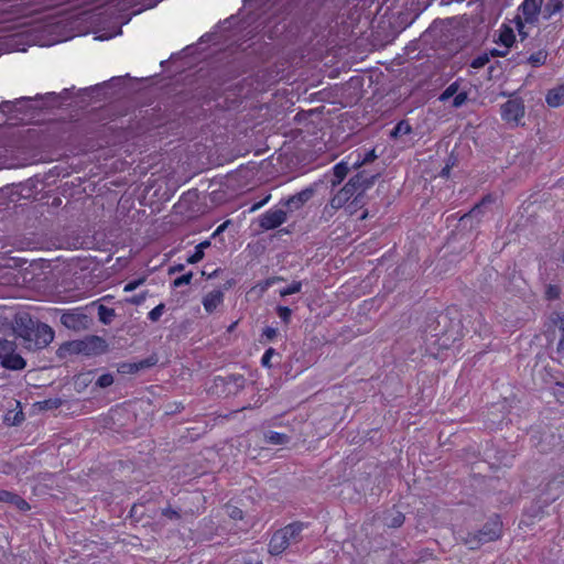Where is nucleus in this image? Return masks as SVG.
I'll return each instance as SVG.
<instances>
[{"instance_id":"423d86ee","label":"nucleus","mask_w":564,"mask_h":564,"mask_svg":"<svg viewBox=\"0 0 564 564\" xmlns=\"http://www.w3.org/2000/svg\"><path fill=\"white\" fill-rule=\"evenodd\" d=\"M367 173L365 170L359 171L355 176H352L348 183L345 184L343 188H340L329 200V206L337 210L340 208H346L349 204L351 197L358 191L359 185L364 182Z\"/></svg>"},{"instance_id":"393cba45","label":"nucleus","mask_w":564,"mask_h":564,"mask_svg":"<svg viewBox=\"0 0 564 564\" xmlns=\"http://www.w3.org/2000/svg\"><path fill=\"white\" fill-rule=\"evenodd\" d=\"M265 441L274 445H284L289 442V436L284 433L270 431L265 434Z\"/></svg>"},{"instance_id":"7c9ffc66","label":"nucleus","mask_w":564,"mask_h":564,"mask_svg":"<svg viewBox=\"0 0 564 564\" xmlns=\"http://www.w3.org/2000/svg\"><path fill=\"white\" fill-rule=\"evenodd\" d=\"M459 85L457 82L452 83L448 85L445 90L441 94L440 100L441 101H447L449 98L454 97L458 91Z\"/></svg>"},{"instance_id":"79ce46f5","label":"nucleus","mask_w":564,"mask_h":564,"mask_svg":"<svg viewBox=\"0 0 564 564\" xmlns=\"http://www.w3.org/2000/svg\"><path fill=\"white\" fill-rule=\"evenodd\" d=\"M203 258H204V251H203V250L197 249V246H196V247H195V250H194V252H193V254H191V256L187 258V263H191V264L197 263V262H199Z\"/></svg>"},{"instance_id":"2f4dec72","label":"nucleus","mask_w":564,"mask_h":564,"mask_svg":"<svg viewBox=\"0 0 564 564\" xmlns=\"http://www.w3.org/2000/svg\"><path fill=\"white\" fill-rule=\"evenodd\" d=\"M301 290H302V282L293 281L291 284H289L288 286L283 288L280 291V294H281V296H288V295H292V294H295V293H300Z\"/></svg>"},{"instance_id":"e2e57ef3","label":"nucleus","mask_w":564,"mask_h":564,"mask_svg":"<svg viewBox=\"0 0 564 564\" xmlns=\"http://www.w3.org/2000/svg\"><path fill=\"white\" fill-rule=\"evenodd\" d=\"M40 3V1L37 0V4Z\"/></svg>"},{"instance_id":"20e7f679","label":"nucleus","mask_w":564,"mask_h":564,"mask_svg":"<svg viewBox=\"0 0 564 564\" xmlns=\"http://www.w3.org/2000/svg\"><path fill=\"white\" fill-rule=\"evenodd\" d=\"M502 533V521L500 516L495 514L488 522L477 532H469L464 539L466 545L474 550L484 543L498 540Z\"/></svg>"},{"instance_id":"f03ea898","label":"nucleus","mask_w":564,"mask_h":564,"mask_svg":"<svg viewBox=\"0 0 564 564\" xmlns=\"http://www.w3.org/2000/svg\"><path fill=\"white\" fill-rule=\"evenodd\" d=\"M307 524L301 521H294L288 525L276 530L268 544L269 553L272 555H281L292 544L302 540V531Z\"/></svg>"},{"instance_id":"4be33fe9","label":"nucleus","mask_w":564,"mask_h":564,"mask_svg":"<svg viewBox=\"0 0 564 564\" xmlns=\"http://www.w3.org/2000/svg\"><path fill=\"white\" fill-rule=\"evenodd\" d=\"M405 521V516L399 510H391L384 518V524L389 528H400Z\"/></svg>"},{"instance_id":"1a4fd4ad","label":"nucleus","mask_w":564,"mask_h":564,"mask_svg":"<svg viewBox=\"0 0 564 564\" xmlns=\"http://www.w3.org/2000/svg\"><path fill=\"white\" fill-rule=\"evenodd\" d=\"M500 113L503 121L517 126L524 116V105L520 99H509L501 106Z\"/></svg>"},{"instance_id":"9d476101","label":"nucleus","mask_w":564,"mask_h":564,"mask_svg":"<svg viewBox=\"0 0 564 564\" xmlns=\"http://www.w3.org/2000/svg\"><path fill=\"white\" fill-rule=\"evenodd\" d=\"M377 159L375 149L358 148L351 151L344 160L348 163L351 170H358L367 163L373 162Z\"/></svg>"},{"instance_id":"0eeeda50","label":"nucleus","mask_w":564,"mask_h":564,"mask_svg":"<svg viewBox=\"0 0 564 564\" xmlns=\"http://www.w3.org/2000/svg\"><path fill=\"white\" fill-rule=\"evenodd\" d=\"M246 378L243 375L231 373L228 376H216L214 378V392L225 397L236 395L245 388Z\"/></svg>"},{"instance_id":"13d9d810","label":"nucleus","mask_w":564,"mask_h":564,"mask_svg":"<svg viewBox=\"0 0 564 564\" xmlns=\"http://www.w3.org/2000/svg\"><path fill=\"white\" fill-rule=\"evenodd\" d=\"M225 227H226V224L220 225V226L217 228L216 234H218V232L223 231Z\"/></svg>"},{"instance_id":"8fccbe9b","label":"nucleus","mask_w":564,"mask_h":564,"mask_svg":"<svg viewBox=\"0 0 564 564\" xmlns=\"http://www.w3.org/2000/svg\"><path fill=\"white\" fill-rule=\"evenodd\" d=\"M508 50L509 48H506L505 51H499L497 48H492L490 51V55L494 56V57H503L508 54Z\"/></svg>"},{"instance_id":"6e6552de","label":"nucleus","mask_w":564,"mask_h":564,"mask_svg":"<svg viewBox=\"0 0 564 564\" xmlns=\"http://www.w3.org/2000/svg\"><path fill=\"white\" fill-rule=\"evenodd\" d=\"M0 364L13 370L23 369L25 366L24 359L15 354L14 344L2 338H0Z\"/></svg>"},{"instance_id":"9b49d317","label":"nucleus","mask_w":564,"mask_h":564,"mask_svg":"<svg viewBox=\"0 0 564 564\" xmlns=\"http://www.w3.org/2000/svg\"><path fill=\"white\" fill-rule=\"evenodd\" d=\"M286 220V213L280 208H271L261 215L259 225L263 230H272L280 227Z\"/></svg>"},{"instance_id":"052dcab7","label":"nucleus","mask_w":564,"mask_h":564,"mask_svg":"<svg viewBox=\"0 0 564 564\" xmlns=\"http://www.w3.org/2000/svg\"><path fill=\"white\" fill-rule=\"evenodd\" d=\"M245 564H262V563L261 562H257V563L247 562Z\"/></svg>"},{"instance_id":"a211bd4d","label":"nucleus","mask_w":564,"mask_h":564,"mask_svg":"<svg viewBox=\"0 0 564 564\" xmlns=\"http://www.w3.org/2000/svg\"><path fill=\"white\" fill-rule=\"evenodd\" d=\"M564 8V0H546L543 6L542 18L545 21L551 20L554 15L562 12Z\"/></svg>"},{"instance_id":"a19ab883","label":"nucleus","mask_w":564,"mask_h":564,"mask_svg":"<svg viewBox=\"0 0 564 564\" xmlns=\"http://www.w3.org/2000/svg\"><path fill=\"white\" fill-rule=\"evenodd\" d=\"M411 131V127L405 121H400L393 129L392 135H398L399 133H409Z\"/></svg>"},{"instance_id":"e433bc0d","label":"nucleus","mask_w":564,"mask_h":564,"mask_svg":"<svg viewBox=\"0 0 564 564\" xmlns=\"http://www.w3.org/2000/svg\"><path fill=\"white\" fill-rule=\"evenodd\" d=\"M276 313L284 324H289L292 316V311L288 306H278Z\"/></svg>"},{"instance_id":"4d7b16f0","label":"nucleus","mask_w":564,"mask_h":564,"mask_svg":"<svg viewBox=\"0 0 564 564\" xmlns=\"http://www.w3.org/2000/svg\"><path fill=\"white\" fill-rule=\"evenodd\" d=\"M183 269H184V265H183V264H178V265H176V267L171 268V269H170V272H171V273H173V272H175V271H181V270H183Z\"/></svg>"},{"instance_id":"f704fd0d","label":"nucleus","mask_w":564,"mask_h":564,"mask_svg":"<svg viewBox=\"0 0 564 564\" xmlns=\"http://www.w3.org/2000/svg\"><path fill=\"white\" fill-rule=\"evenodd\" d=\"M164 310H165V305L163 303H160L159 305H156L155 307H153L149 313H148V318L151 321V322H156L160 319V317L162 316V314L164 313Z\"/></svg>"},{"instance_id":"473e14b6","label":"nucleus","mask_w":564,"mask_h":564,"mask_svg":"<svg viewBox=\"0 0 564 564\" xmlns=\"http://www.w3.org/2000/svg\"><path fill=\"white\" fill-rule=\"evenodd\" d=\"M273 356L280 357L274 348H268L261 357V366L268 369L272 368L271 359Z\"/></svg>"},{"instance_id":"5701e85b","label":"nucleus","mask_w":564,"mask_h":564,"mask_svg":"<svg viewBox=\"0 0 564 564\" xmlns=\"http://www.w3.org/2000/svg\"><path fill=\"white\" fill-rule=\"evenodd\" d=\"M351 169L349 167L348 163L343 159L340 162H338L334 167V180L332 181L333 184H339L348 174V172Z\"/></svg>"},{"instance_id":"f3484780","label":"nucleus","mask_w":564,"mask_h":564,"mask_svg":"<svg viewBox=\"0 0 564 564\" xmlns=\"http://www.w3.org/2000/svg\"><path fill=\"white\" fill-rule=\"evenodd\" d=\"M0 502L10 503L22 511L30 509L29 503L24 499L7 490H0Z\"/></svg>"},{"instance_id":"7ed1b4c3","label":"nucleus","mask_w":564,"mask_h":564,"mask_svg":"<svg viewBox=\"0 0 564 564\" xmlns=\"http://www.w3.org/2000/svg\"><path fill=\"white\" fill-rule=\"evenodd\" d=\"M543 0H523L518 7V13L514 17L517 31L522 40L529 36V30L535 28L539 18L543 12Z\"/></svg>"},{"instance_id":"603ef678","label":"nucleus","mask_w":564,"mask_h":564,"mask_svg":"<svg viewBox=\"0 0 564 564\" xmlns=\"http://www.w3.org/2000/svg\"><path fill=\"white\" fill-rule=\"evenodd\" d=\"M451 169H452V165H451V164H446V165L442 169V171H441L440 175H441L442 177H448V176H449V173H451Z\"/></svg>"},{"instance_id":"f8f14e48","label":"nucleus","mask_w":564,"mask_h":564,"mask_svg":"<svg viewBox=\"0 0 564 564\" xmlns=\"http://www.w3.org/2000/svg\"><path fill=\"white\" fill-rule=\"evenodd\" d=\"M564 486V476H556L551 481L546 484L545 488V498L543 499V502L545 505H550L557 500L563 491Z\"/></svg>"},{"instance_id":"dca6fc26","label":"nucleus","mask_w":564,"mask_h":564,"mask_svg":"<svg viewBox=\"0 0 564 564\" xmlns=\"http://www.w3.org/2000/svg\"><path fill=\"white\" fill-rule=\"evenodd\" d=\"M34 9L32 6H24L23 3L14 6L13 18L11 20L19 21L26 19L24 22H18V26L31 24L33 22Z\"/></svg>"},{"instance_id":"c9c22d12","label":"nucleus","mask_w":564,"mask_h":564,"mask_svg":"<svg viewBox=\"0 0 564 564\" xmlns=\"http://www.w3.org/2000/svg\"><path fill=\"white\" fill-rule=\"evenodd\" d=\"M278 336V329L271 326H267L263 328L261 334V341H272Z\"/></svg>"},{"instance_id":"6e6d98bb","label":"nucleus","mask_w":564,"mask_h":564,"mask_svg":"<svg viewBox=\"0 0 564 564\" xmlns=\"http://www.w3.org/2000/svg\"><path fill=\"white\" fill-rule=\"evenodd\" d=\"M40 25L37 24V40H36V43H37V46H45L46 44L45 43H42L40 41Z\"/></svg>"},{"instance_id":"412c9836","label":"nucleus","mask_w":564,"mask_h":564,"mask_svg":"<svg viewBox=\"0 0 564 564\" xmlns=\"http://www.w3.org/2000/svg\"><path fill=\"white\" fill-rule=\"evenodd\" d=\"M495 202V197L491 194H488L481 198L479 203H477L468 213L464 214L460 217V220L464 221L468 217H477L482 213V208L488 204H492Z\"/></svg>"},{"instance_id":"ddd939ff","label":"nucleus","mask_w":564,"mask_h":564,"mask_svg":"<svg viewBox=\"0 0 564 564\" xmlns=\"http://www.w3.org/2000/svg\"><path fill=\"white\" fill-rule=\"evenodd\" d=\"M224 292L219 289L206 293L202 300V304L206 313L212 314L224 303Z\"/></svg>"},{"instance_id":"2eb2a0df","label":"nucleus","mask_w":564,"mask_h":564,"mask_svg":"<svg viewBox=\"0 0 564 564\" xmlns=\"http://www.w3.org/2000/svg\"><path fill=\"white\" fill-rule=\"evenodd\" d=\"M545 101L551 108H558L564 105V83L549 89Z\"/></svg>"},{"instance_id":"4468645a","label":"nucleus","mask_w":564,"mask_h":564,"mask_svg":"<svg viewBox=\"0 0 564 564\" xmlns=\"http://www.w3.org/2000/svg\"><path fill=\"white\" fill-rule=\"evenodd\" d=\"M314 194V189L312 187H306L302 189L301 192L290 196L285 202L284 205L290 208H300L305 203H307Z\"/></svg>"},{"instance_id":"680f3d73","label":"nucleus","mask_w":564,"mask_h":564,"mask_svg":"<svg viewBox=\"0 0 564 564\" xmlns=\"http://www.w3.org/2000/svg\"><path fill=\"white\" fill-rule=\"evenodd\" d=\"M441 318H447V315H440Z\"/></svg>"},{"instance_id":"49530a36","label":"nucleus","mask_w":564,"mask_h":564,"mask_svg":"<svg viewBox=\"0 0 564 564\" xmlns=\"http://www.w3.org/2000/svg\"><path fill=\"white\" fill-rule=\"evenodd\" d=\"M270 199H271V194L265 195L261 200H259V202L254 203V204L250 207L249 212H250V213H253V212H256V210L260 209V208H261V207H263V206H264V205H265Z\"/></svg>"},{"instance_id":"aec40b11","label":"nucleus","mask_w":564,"mask_h":564,"mask_svg":"<svg viewBox=\"0 0 564 564\" xmlns=\"http://www.w3.org/2000/svg\"><path fill=\"white\" fill-rule=\"evenodd\" d=\"M54 339V330L44 323L37 322V345H48Z\"/></svg>"},{"instance_id":"39448f33","label":"nucleus","mask_w":564,"mask_h":564,"mask_svg":"<svg viewBox=\"0 0 564 564\" xmlns=\"http://www.w3.org/2000/svg\"><path fill=\"white\" fill-rule=\"evenodd\" d=\"M375 178L376 175L367 174L364 182L359 185L358 191L355 193L349 204L345 208L349 216H357V218L360 220L367 218L368 210L364 208L367 200L366 192L373 185Z\"/></svg>"},{"instance_id":"864d4df0","label":"nucleus","mask_w":564,"mask_h":564,"mask_svg":"<svg viewBox=\"0 0 564 564\" xmlns=\"http://www.w3.org/2000/svg\"><path fill=\"white\" fill-rule=\"evenodd\" d=\"M23 420L22 412H17L11 421L12 425L19 424Z\"/></svg>"},{"instance_id":"ea45409f","label":"nucleus","mask_w":564,"mask_h":564,"mask_svg":"<svg viewBox=\"0 0 564 564\" xmlns=\"http://www.w3.org/2000/svg\"><path fill=\"white\" fill-rule=\"evenodd\" d=\"M467 98H468V96H467L466 91L457 93L453 99V107L459 108L467 101Z\"/></svg>"},{"instance_id":"bb28decb","label":"nucleus","mask_w":564,"mask_h":564,"mask_svg":"<svg viewBox=\"0 0 564 564\" xmlns=\"http://www.w3.org/2000/svg\"><path fill=\"white\" fill-rule=\"evenodd\" d=\"M551 323L562 333L561 344L564 341V312H554L550 316Z\"/></svg>"},{"instance_id":"09e8293b","label":"nucleus","mask_w":564,"mask_h":564,"mask_svg":"<svg viewBox=\"0 0 564 564\" xmlns=\"http://www.w3.org/2000/svg\"><path fill=\"white\" fill-rule=\"evenodd\" d=\"M228 514L234 520H241L243 518L242 510L237 507L230 508V511L228 512Z\"/></svg>"},{"instance_id":"6ab92c4d","label":"nucleus","mask_w":564,"mask_h":564,"mask_svg":"<svg viewBox=\"0 0 564 564\" xmlns=\"http://www.w3.org/2000/svg\"><path fill=\"white\" fill-rule=\"evenodd\" d=\"M497 42L506 48H510L516 42L513 29L507 24H502L499 29V37Z\"/></svg>"},{"instance_id":"c756f323","label":"nucleus","mask_w":564,"mask_h":564,"mask_svg":"<svg viewBox=\"0 0 564 564\" xmlns=\"http://www.w3.org/2000/svg\"><path fill=\"white\" fill-rule=\"evenodd\" d=\"M489 54L482 53L474 57L469 65L471 68L479 69L486 66L489 63Z\"/></svg>"},{"instance_id":"3c124183","label":"nucleus","mask_w":564,"mask_h":564,"mask_svg":"<svg viewBox=\"0 0 564 564\" xmlns=\"http://www.w3.org/2000/svg\"><path fill=\"white\" fill-rule=\"evenodd\" d=\"M36 98H37V102L40 100H43L44 99V96H41L40 94L36 95ZM45 98L47 99H53V100H57L58 99V96L55 94V93H50L45 96Z\"/></svg>"},{"instance_id":"37998d69","label":"nucleus","mask_w":564,"mask_h":564,"mask_svg":"<svg viewBox=\"0 0 564 564\" xmlns=\"http://www.w3.org/2000/svg\"><path fill=\"white\" fill-rule=\"evenodd\" d=\"M553 394L560 403H564V383L556 382Z\"/></svg>"},{"instance_id":"b1692460","label":"nucleus","mask_w":564,"mask_h":564,"mask_svg":"<svg viewBox=\"0 0 564 564\" xmlns=\"http://www.w3.org/2000/svg\"><path fill=\"white\" fill-rule=\"evenodd\" d=\"M547 52L545 50H539L533 52L527 57V63L533 67H540L546 63Z\"/></svg>"},{"instance_id":"72a5a7b5","label":"nucleus","mask_w":564,"mask_h":564,"mask_svg":"<svg viewBox=\"0 0 564 564\" xmlns=\"http://www.w3.org/2000/svg\"><path fill=\"white\" fill-rule=\"evenodd\" d=\"M561 289L558 285L549 284L545 289V299L549 301H554L560 299Z\"/></svg>"},{"instance_id":"bf43d9fd","label":"nucleus","mask_w":564,"mask_h":564,"mask_svg":"<svg viewBox=\"0 0 564 564\" xmlns=\"http://www.w3.org/2000/svg\"><path fill=\"white\" fill-rule=\"evenodd\" d=\"M561 261H562V263H564V252L561 256Z\"/></svg>"},{"instance_id":"c85d7f7f","label":"nucleus","mask_w":564,"mask_h":564,"mask_svg":"<svg viewBox=\"0 0 564 564\" xmlns=\"http://www.w3.org/2000/svg\"><path fill=\"white\" fill-rule=\"evenodd\" d=\"M79 314L64 313L61 317L62 323L68 328H75L79 321Z\"/></svg>"},{"instance_id":"de8ad7c7","label":"nucleus","mask_w":564,"mask_h":564,"mask_svg":"<svg viewBox=\"0 0 564 564\" xmlns=\"http://www.w3.org/2000/svg\"><path fill=\"white\" fill-rule=\"evenodd\" d=\"M143 279H139V280H133V281H130L128 282L124 288H123V291L124 292H132L134 291L139 285H141L143 283Z\"/></svg>"},{"instance_id":"c03bdc74","label":"nucleus","mask_w":564,"mask_h":564,"mask_svg":"<svg viewBox=\"0 0 564 564\" xmlns=\"http://www.w3.org/2000/svg\"><path fill=\"white\" fill-rule=\"evenodd\" d=\"M162 516L171 519V520H178L181 519V514L177 510L172 509L171 507L164 508L162 510Z\"/></svg>"},{"instance_id":"a878e982","label":"nucleus","mask_w":564,"mask_h":564,"mask_svg":"<svg viewBox=\"0 0 564 564\" xmlns=\"http://www.w3.org/2000/svg\"><path fill=\"white\" fill-rule=\"evenodd\" d=\"M115 310L105 305L98 306V318L102 324H110L115 317Z\"/></svg>"},{"instance_id":"5fc2aeb1","label":"nucleus","mask_w":564,"mask_h":564,"mask_svg":"<svg viewBox=\"0 0 564 564\" xmlns=\"http://www.w3.org/2000/svg\"><path fill=\"white\" fill-rule=\"evenodd\" d=\"M209 245H210L209 241H203V242L197 245V249L204 251V249L207 248Z\"/></svg>"},{"instance_id":"58836bf2","label":"nucleus","mask_w":564,"mask_h":564,"mask_svg":"<svg viewBox=\"0 0 564 564\" xmlns=\"http://www.w3.org/2000/svg\"><path fill=\"white\" fill-rule=\"evenodd\" d=\"M96 383L100 388H108L113 383V376L111 373H102Z\"/></svg>"},{"instance_id":"cd10ccee","label":"nucleus","mask_w":564,"mask_h":564,"mask_svg":"<svg viewBox=\"0 0 564 564\" xmlns=\"http://www.w3.org/2000/svg\"><path fill=\"white\" fill-rule=\"evenodd\" d=\"M33 187L32 181L29 180L25 184L18 186L17 194L22 198H32L34 194Z\"/></svg>"},{"instance_id":"4c0bfd02","label":"nucleus","mask_w":564,"mask_h":564,"mask_svg":"<svg viewBox=\"0 0 564 564\" xmlns=\"http://www.w3.org/2000/svg\"><path fill=\"white\" fill-rule=\"evenodd\" d=\"M192 279H193V273L192 272H187L178 278H176L174 281H173V286L174 288H180L182 285H187L192 282Z\"/></svg>"},{"instance_id":"f257e3e1","label":"nucleus","mask_w":564,"mask_h":564,"mask_svg":"<svg viewBox=\"0 0 564 564\" xmlns=\"http://www.w3.org/2000/svg\"><path fill=\"white\" fill-rule=\"evenodd\" d=\"M0 126L32 124L35 107L31 98H21L15 101H3L0 105Z\"/></svg>"},{"instance_id":"a18cd8bd","label":"nucleus","mask_w":564,"mask_h":564,"mask_svg":"<svg viewBox=\"0 0 564 564\" xmlns=\"http://www.w3.org/2000/svg\"><path fill=\"white\" fill-rule=\"evenodd\" d=\"M50 403H54V406L57 408L58 404L61 403L59 400H45V401H37L36 402V405H37V409L39 410H47V409H51L53 408V405H51Z\"/></svg>"}]
</instances>
